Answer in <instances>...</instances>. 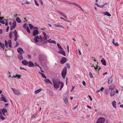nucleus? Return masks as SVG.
<instances>
[{
  "label": "nucleus",
  "mask_w": 123,
  "mask_h": 123,
  "mask_svg": "<svg viewBox=\"0 0 123 123\" xmlns=\"http://www.w3.org/2000/svg\"><path fill=\"white\" fill-rule=\"evenodd\" d=\"M54 86V88L56 89H58L59 87V84L61 85L60 91L61 90L64 85L63 83L61 81H53Z\"/></svg>",
  "instance_id": "nucleus-1"
},
{
  "label": "nucleus",
  "mask_w": 123,
  "mask_h": 123,
  "mask_svg": "<svg viewBox=\"0 0 123 123\" xmlns=\"http://www.w3.org/2000/svg\"><path fill=\"white\" fill-rule=\"evenodd\" d=\"M67 69L66 67H65L62 69L61 73V75L63 78L64 79L67 73Z\"/></svg>",
  "instance_id": "nucleus-2"
},
{
  "label": "nucleus",
  "mask_w": 123,
  "mask_h": 123,
  "mask_svg": "<svg viewBox=\"0 0 123 123\" xmlns=\"http://www.w3.org/2000/svg\"><path fill=\"white\" fill-rule=\"evenodd\" d=\"M8 44L9 47L10 48L12 47L11 45V40H9L8 42L5 40V44L6 47L7 48L8 47Z\"/></svg>",
  "instance_id": "nucleus-3"
},
{
  "label": "nucleus",
  "mask_w": 123,
  "mask_h": 123,
  "mask_svg": "<svg viewBox=\"0 0 123 123\" xmlns=\"http://www.w3.org/2000/svg\"><path fill=\"white\" fill-rule=\"evenodd\" d=\"M105 121V118L100 117L98 119L97 121L100 123H104Z\"/></svg>",
  "instance_id": "nucleus-4"
},
{
  "label": "nucleus",
  "mask_w": 123,
  "mask_h": 123,
  "mask_svg": "<svg viewBox=\"0 0 123 123\" xmlns=\"http://www.w3.org/2000/svg\"><path fill=\"white\" fill-rule=\"evenodd\" d=\"M17 51L19 53H20L21 54L24 53V52L23 49L20 47H19L17 49Z\"/></svg>",
  "instance_id": "nucleus-5"
},
{
  "label": "nucleus",
  "mask_w": 123,
  "mask_h": 123,
  "mask_svg": "<svg viewBox=\"0 0 123 123\" xmlns=\"http://www.w3.org/2000/svg\"><path fill=\"white\" fill-rule=\"evenodd\" d=\"M66 62V58L64 57H62L60 61V63L62 64Z\"/></svg>",
  "instance_id": "nucleus-6"
},
{
  "label": "nucleus",
  "mask_w": 123,
  "mask_h": 123,
  "mask_svg": "<svg viewBox=\"0 0 123 123\" xmlns=\"http://www.w3.org/2000/svg\"><path fill=\"white\" fill-rule=\"evenodd\" d=\"M38 30L37 29H35L34 30L33 35L34 36H36V35H38Z\"/></svg>",
  "instance_id": "nucleus-7"
},
{
  "label": "nucleus",
  "mask_w": 123,
  "mask_h": 123,
  "mask_svg": "<svg viewBox=\"0 0 123 123\" xmlns=\"http://www.w3.org/2000/svg\"><path fill=\"white\" fill-rule=\"evenodd\" d=\"M1 100L4 101L5 102H7V101L6 99V97H4V95L3 94H1Z\"/></svg>",
  "instance_id": "nucleus-8"
},
{
  "label": "nucleus",
  "mask_w": 123,
  "mask_h": 123,
  "mask_svg": "<svg viewBox=\"0 0 123 123\" xmlns=\"http://www.w3.org/2000/svg\"><path fill=\"white\" fill-rule=\"evenodd\" d=\"M115 88V87L114 85L113 84H112L109 87V90L111 91H113Z\"/></svg>",
  "instance_id": "nucleus-9"
},
{
  "label": "nucleus",
  "mask_w": 123,
  "mask_h": 123,
  "mask_svg": "<svg viewBox=\"0 0 123 123\" xmlns=\"http://www.w3.org/2000/svg\"><path fill=\"white\" fill-rule=\"evenodd\" d=\"M28 66L29 67H33L35 66L34 64L31 61H30L28 62Z\"/></svg>",
  "instance_id": "nucleus-10"
},
{
  "label": "nucleus",
  "mask_w": 123,
  "mask_h": 123,
  "mask_svg": "<svg viewBox=\"0 0 123 123\" xmlns=\"http://www.w3.org/2000/svg\"><path fill=\"white\" fill-rule=\"evenodd\" d=\"M44 80L45 81L47 84H50L51 85H52L53 84L52 82L49 79H45Z\"/></svg>",
  "instance_id": "nucleus-11"
},
{
  "label": "nucleus",
  "mask_w": 123,
  "mask_h": 123,
  "mask_svg": "<svg viewBox=\"0 0 123 123\" xmlns=\"http://www.w3.org/2000/svg\"><path fill=\"white\" fill-rule=\"evenodd\" d=\"M35 37L34 38V40H35V42H38L39 40L38 39H40V38H39L38 36H37Z\"/></svg>",
  "instance_id": "nucleus-12"
},
{
  "label": "nucleus",
  "mask_w": 123,
  "mask_h": 123,
  "mask_svg": "<svg viewBox=\"0 0 123 123\" xmlns=\"http://www.w3.org/2000/svg\"><path fill=\"white\" fill-rule=\"evenodd\" d=\"M60 51H58V53L61 54L65 56H66V54L65 53V52L63 50H60Z\"/></svg>",
  "instance_id": "nucleus-13"
},
{
  "label": "nucleus",
  "mask_w": 123,
  "mask_h": 123,
  "mask_svg": "<svg viewBox=\"0 0 123 123\" xmlns=\"http://www.w3.org/2000/svg\"><path fill=\"white\" fill-rule=\"evenodd\" d=\"M101 62L102 63L103 65H106V62L105 59L103 58L101 61Z\"/></svg>",
  "instance_id": "nucleus-14"
},
{
  "label": "nucleus",
  "mask_w": 123,
  "mask_h": 123,
  "mask_svg": "<svg viewBox=\"0 0 123 123\" xmlns=\"http://www.w3.org/2000/svg\"><path fill=\"white\" fill-rule=\"evenodd\" d=\"M22 63L25 65H28V62L26 60H24L22 62Z\"/></svg>",
  "instance_id": "nucleus-15"
},
{
  "label": "nucleus",
  "mask_w": 123,
  "mask_h": 123,
  "mask_svg": "<svg viewBox=\"0 0 123 123\" xmlns=\"http://www.w3.org/2000/svg\"><path fill=\"white\" fill-rule=\"evenodd\" d=\"M116 101H114L112 102V104L114 108H116Z\"/></svg>",
  "instance_id": "nucleus-16"
},
{
  "label": "nucleus",
  "mask_w": 123,
  "mask_h": 123,
  "mask_svg": "<svg viewBox=\"0 0 123 123\" xmlns=\"http://www.w3.org/2000/svg\"><path fill=\"white\" fill-rule=\"evenodd\" d=\"M12 27L13 29H15L16 25V22L15 20L12 23Z\"/></svg>",
  "instance_id": "nucleus-17"
},
{
  "label": "nucleus",
  "mask_w": 123,
  "mask_h": 123,
  "mask_svg": "<svg viewBox=\"0 0 123 123\" xmlns=\"http://www.w3.org/2000/svg\"><path fill=\"white\" fill-rule=\"evenodd\" d=\"M115 94V92L114 90L113 91H111L110 93V96L111 97H113L114 96Z\"/></svg>",
  "instance_id": "nucleus-18"
},
{
  "label": "nucleus",
  "mask_w": 123,
  "mask_h": 123,
  "mask_svg": "<svg viewBox=\"0 0 123 123\" xmlns=\"http://www.w3.org/2000/svg\"><path fill=\"white\" fill-rule=\"evenodd\" d=\"M14 93L17 95H20L21 93L19 92V91L15 90V91H14Z\"/></svg>",
  "instance_id": "nucleus-19"
},
{
  "label": "nucleus",
  "mask_w": 123,
  "mask_h": 123,
  "mask_svg": "<svg viewBox=\"0 0 123 123\" xmlns=\"http://www.w3.org/2000/svg\"><path fill=\"white\" fill-rule=\"evenodd\" d=\"M115 39H113V40L112 43L115 46H118L119 45V44H118L117 43V42L116 43H115L114 42Z\"/></svg>",
  "instance_id": "nucleus-20"
},
{
  "label": "nucleus",
  "mask_w": 123,
  "mask_h": 123,
  "mask_svg": "<svg viewBox=\"0 0 123 123\" xmlns=\"http://www.w3.org/2000/svg\"><path fill=\"white\" fill-rule=\"evenodd\" d=\"M112 81V80L111 78L108 79V84H111Z\"/></svg>",
  "instance_id": "nucleus-21"
},
{
  "label": "nucleus",
  "mask_w": 123,
  "mask_h": 123,
  "mask_svg": "<svg viewBox=\"0 0 123 123\" xmlns=\"http://www.w3.org/2000/svg\"><path fill=\"white\" fill-rule=\"evenodd\" d=\"M47 41L48 42L50 43H53L55 44H56V42L54 40H48Z\"/></svg>",
  "instance_id": "nucleus-22"
},
{
  "label": "nucleus",
  "mask_w": 123,
  "mask_h": 123,
  "mask_svg": "<svg viewBox=\"0 0 123 123\" xmlns=\"http://www.w3.org/2000/svg\"><path fill=\"white\" fill-rule=\"evenodd\" d=\"M105 15H107L109 17L111 16V15L107 12H104Z\"/></svg>",
  "instance_id": "nucleus-23"
},
{
  "label": "nucleus",
  "mask_w": 123,
  "mask_h": 123,
  "mask_svg": "<svg viewBox=\"0 0 123 123\" xmlns=\"http://www.w3.org/2000/svg\"><path fill=\"white\" fill-rule=\"evenodd\" d=\"M2 113H6L7 112V111L5 108H3L2 110Z\"/></svg>",
  "instance_id": "nucleus-24"
},
{
  "label": "nucleus",
  "mask_w": 123,
  "mask_h": 123,
  "mask_svg": "<svg viewBox=\"0 0 123 123\" xmlns=\"http://www.w3.org/2000/svg\"><path fill=\"white\" fill-rule=\"evenodd\" d=\"M57 45L59 50H62V48L61 46L59 43H57Z\"/></svg>",
  "instance_id": "nucleus-25"
},
{
  "label": "nucleus",
  "mask_w": 123,
  "mask_h": 123,
  "mask_svg": "<svg viewBox=\"0 0 123 123\" xmlns=\"http://www.w3.org/2000/svg\"><path fill=\"white\" fill-rule=\"evenodd\" d=\"M16 20L17 22L18 23H20L21 22V21L20 19V18L18 17L16 18Z\"/></svg>",
  "instance_id": "nucleus-26"
},
{
  "label": "nucleus",
  "mask_w": 123,
  "mask_h": 123,
  "mask_svg": "<svg viewBox=\"0 0 123 123\" xmlns=\"http://www.w3.org/2000/svg\"><path fill=\"white\" fill-rule=\"evenodd\" d=\"M54 26H55L56 27H62L63 28H64V27L62 26L56 24H54Z\"/></svg>",
  "instance_id": "nucleus-27"
},
{
  "label": "nucleus",
  "mask_w": 123,
  "mask_h": 123,
  "mask_svg": "<svg viewBox=\"0 0 123 123\" xmlns=\"http://www.w3.org/2000/svg\"><path fill=\"white\" fill-rule=\"evenodd\" d=\"M64 101L65 103L66 104H68V99L67 97L64 99Z\"/></svg>",
  "instance_id": "nucleus-28"
},
{
  "label": "nucleus",
  "mask_w": 123,
  "mask_h": 123,
  "mask_svg": "<svg viewBox=\"0 0 123 123\" xmlns=\"http://www.w3.org/2000/svg\"><path fill=\"white\" fill-rule=\"evenodd\" d=\"M0 46L3 49V50L4 49V47H5V45L4 43L2 44L1 43L0 44Z\"/></svg>",
  "instance_id": "nucleus-29"
},
{
  "label": "nucleus",
  "mask_w": 123,
  "mask_h": 123,
  "mask_svg": "<svg viewBox=\"0 0 123 123\" xmlns=\"http://www.w3.org/2000/svg\"><path fill=\"white\" fill-rule=\"evenodd\" d=\"M74 5H75L77 7L80 8L81 10H82V9L81 8V7H80V5H79L78 4L76 3H74Z\"/></svg>",
  "instance_id": "nucleus-30"
},
{
  "label": "nucleus",
  "mask_w": 123,
  "mask_h": 123,
  "mask_svg": "<svg viewBox=\"0 0 123 123\" xmlns=\"http://www.w3.org/2000/svg\"><path fill=\"white\" fill-rule=\"evenodd\" d=\"M43 35H44V37H45V38H44V39H45L46 40H47L48 39L47 36H46V37H45V36H46V34L44 32H43Z\"/></svg>",
  "instance_id": "nucleus-31"
},
{
  "label": "nucleus",
  "mask_w": 123,
  "mask_h": 123,
  "mask_svg": "<svg viewBox=\"0 0 123 123\" xmlns=\"http://www.w3.org/2000/svg\"><path fill=\"white\" fill-rule=\"evenodd\" d=\"M41 91V90L40 89L37 90L35 91L34 92L35 93L37 94L39 92Z\"/></svg>",
  "instance_id": "nucleus-32"
},
{
  "label": "nucleus",
  "mask_w": 123,
  "mask_h": 123,
  "mask_svg": "<svg viewBox=\"0 0 123 123\" xmlns=\"http://www.w3.org/2000/svg\"><path fill=\"white\" fill-rule=\"evenodd\" d=\"M109 90L108 89H106L105 90V93L106 95H108V93Z\"/></svg>",
  "instance_id": "nucleus-33"
},
{
  "label": "nucleus",
  "mask_w": 123,
  "mask_h": 123,
  "mask_svg": "<svg viewBox=\"0 0 123 123\" xmlns=\"http://www.w3.org/2000/svg\"><path fill=\"white\" fill-rule=\"evenodd\" d=\"M26 30L29 33H30V31L28 27L27 26L26 27Z\"/></svg>",
  "instance_id": "nucleus-34"
},
{
  "label": "nucleus",
  "mask_w": 123,
  "mask_h": 123,
  "mask_svg": "<svg viewBox=\"0 0 123 123\" xmlns=\"http://www.w3.org/2000/svg\"><path fill=\"white\" fill-rule=\"evenodd\" d=\"M35 65L36 67H39L40 69H42V68H41V67L37 63L35 62Z\"/></svg>",
  "instance_id": "nucleus-35"
},
{
  "label": "nucleus",
  "mask_w": 123,
  "mask_h": 123,
  "mask_svg": "<svg viewBox=\"0 0 123 123\" xmlns=\"http://www.w3.org/2000/svg\"><path fill=\"white\" fill-rule=\"evenodd\" d=\"M13 33L14 34V36H17V32L16 31V30H15L13 32Z\"/></svg>",
  "instance_id": "nucleus-36"
},
{
  "label": "nucleus",
  "mask_w": 123,
  "mask_h": 123,
  "mask_svg": "<svg viewBox=\"0 0 123 123\" xmlns=\"http://www.w3.org/2000/svg\"><path fill=\"white\" fill-rule=\"evenodd\" d=\"M29 26L31 30L33 29V26L31 24H29Z\"/></svg>",
  "instance_id": "nucleus-37"
},
{
  "label": "nucleus",
  "mask_w": 123,
  "mask_h": 123,
  "mask_svg": "<svg viewBox=\"0 0 123 123\" xmlns=\"http://www.w3.org/2000/svg\"><path fill=\"white\" fill-rule=\"evenodd\" d=\"M18 59L19 60H21L22 59H23V57L22 56V55H19L18 56Z\"/></svg>",
  "instance_id": "nucleus-38"
},
{
  "label": "nucleus",
  "mask_w": 123,
  "mask_h": 123,
  "mask_svg": "<svg viewBox=\"0 0 123 123\" xmlns=\"http://www.w3.org/2000/svg\"><path fill=\"white\" fill-rule=\"evenodd\" d=\"M41 75H42V76L43 77V78H45V79H46V76H45V75L43 74V73H41Z\"/></svg>",
  "instance_id": "nucleus-39"
},
{
  "label": "nucleus",
  "mask_w": 123,
  "mask_h": 123,
  "mask_svg": "<svg viewBox=\"0 0 123 123\" xmlns=\"http://www.w3.org/2000/svg\"><path fill=\"white\" fill-rule=\"evenodd\" d=\"M67 66L68 68L69 69L70 68V66L69 63L67 64Z\"/></svg>",
  "instance_id": "nucleus-40"
},
{
  "label": "nucleus",
  "mask_w": 123,
  "mask_h": 123,
  "mask_svg": "<svg viewBox=\"0 0 123 123\" xmlns=\"http://www.w3.org/2000/svg\"><path fill=\"white\" fill-rule=\"evenodd\" d=\"M0 117L2 120H4L5 119V117L2 115H0Z\"/></svg>",
  "instance_id": "nucleus-41"
},
{
  "label": "nucleus",
  "mask_w": 123,
  "mask_h": 123,
  "mask_svg": "<svg viewBox=\"0 0 123 123\" xmlns=\"http://www.w3.org/2000/svg\"><path fill=\"white\" fill-rule=\"evenodd\" d=\"M90 77L91 78H92L93 77L92 73L91 72H89V73Z\"/></svg>",
  "instance_id": "nucleus-42"
},
{
  "label": "nucleus",
  "mask_w": 123,
  "mask_h": 123,
  "mask_svg": "<svg viewBox=\"0 0 123 123\" xmlns=\"http://www.w3.org/2000/svg\"><path fill=\"white\" fill-rule=\"evenodd\" d=\"M34 2L35 3V4L37 6H39L38 4L37 3V1L36 0H34Z\"/></svg>",
  "instance_id": "nucleus-43"
},
{
  "label": "nucleus",
  "mask_w": 123,
  "mask_h": 123,
  "mask_svg": "<svg viewBox=\"0 0 123 123\" xmlns=\"http://www.w3.org/2000/svg\"><path fill=\"white\" fill-rule=\"evenodd\" d=\"M61 15H62L64 17L67 18V16L64 13H63Z\"/></svg>",
  "instance_id": "nucleus-44"
},
{
  "label": "nucleus",
  "mask_w": 123,
  "mask_h": 123,
  "mask_svg": "<svg viewBox=\"0 0 123 123\" xmlns=\"http://www.w3.org/2000/svg\"><path fill=\"white\" fill-rule=\"evenodd\" d=\"M0 22L3 24H5V23L3 20H0Z\"/></svg>",
  "instance_id": "nucleus-45"
},
{
  "label": "nucleus",
  "mask_w": 123,
  "mask_h": 123,
  "mask_svg": "<svg viewBox=\"0 0 123 123\" xmlns=\"http://www.w3.org/2000/svg\"><path fill=\"white\" fill-rule=\"evenodd\" d=\"M105 6L104 5H99L98 7L101 8Z\"/></svg>",
  "instance_id": "nucleus-46"
},
{
  "label": "nucleus",
  "mask_w": 123,
  "mask_h": 123,
  "mask_svg": "<svg viewBox=\"0 0 123 123\" xmlns=\"http://www.w3.org/2000/svg\"><path fill=\"white\" fill-rule=\"evenodd\" d=\"M56 12H57L58 13H59L60 14H61V15L63 13V12H60L58 11H57Z\"/></svg>",
  "instance_id": "nucleus-47"
},
{
  "label": "nucleus",
  "mask_w": 123,
  "mask_h": 123,
  "mask_svg": "<svg viewBox=\"0 0 123 123\" xmlns=\"http://www.w3.org/2000/svg\"><path fill=\"white\" fill-rule=\"evenodd\" d=\"M21 77V75H17V77L18 79H20V77Z\"/></svg>",
  "instance_id": "nucleus-48"
},
{
  "label": "nucleus",
  "mask_w": 123,
  "mask_h": 123,
  "mask_svg": "<svg viewBox=\"0 0 123 123\" xmlns=\"http://www.w3.org/2000/svg\"><path fill=\"white\" fill-rule=\"evenodd\" d=\"M12 36V33L11 32L9 34V36L10 38Z\"/></svg>",
  "instance_id": "nucleus-49"
},
{
  "label": "nucleus",
  "mask_w": 123,
  "mask_h": 123,
  "mask_svg": "<svg viewBox=\"0 0 123 123\" xmlns=\"http://www.w3.org/2000/svg\"><path fill=\"white\" fill-rule=\"evenodd\" d=\"M82 83L83 85L85 86H86V83L84 81H83L82 82Z\"/></svg>",
  "instance_id": "nucleus-50"
},
{
  "label": "nucleus",
  "mask_w": 123,
  "mask_h": 123,
  "mask_svg": "<svg viewBox=\"0 0 123 123\" xmlns=\"http://www.w3.org/2000/svg\"><path fill=\"white\" fill-rule=\"evenodd\" d=\"M60 19H62V20H64L65 21H67L66 20L65 18H63L62 17H60Z\"/></svg>",
  "instance_id": "nucleus-51"
},
{
  "label": "nucleus",
  "mask_w": 123,
  "mask_h": 123,
  "mask_svg": "<svg viewBox=\"0 0 123 123\" xmlns=\"http://www.w3.org/2000/svg\"><path fill=\"white\" fill-rule=\"evenodd\" d=\"M98 66H97V67H95V66H94V68H95V70H97L98 68Z\"/></svg>",
  "instance_id": "nucleus-52"
},
{
  "label": "nucleus",
  "mask_w": 123,
  "mask_h": 123,
  "mask_svg": "<svg viewBox=\"0 0 123 123\" xmlns=\"http://www.w3.org/2000/svg\"><path fill=\"white\" fill-rule=\"evenodd\" d=\"M25 4H29L30 3V2H29L28 1H26L25 3Z\"/></svg>",
  "instance_id": "nucleus-53"
},
{
  "label": "nucleus",
  "mask_w": 123,
  "mask_h": 123,
  "mask_svg": "<svg viewBox=\"0 0 123 123\" xmlns=\"http://www.w3.org/2000/svg\"><path fill=\"white\" fill-rule=\"evenodd\" d=\"M104 89V88L103 87H101V88L100 89V91L102 92V91Z\"/></svg>",
  "instance_id": "nucleus-54"
},
{
  "label": "nucleus",
  "mask_w": 123,
  "mask_h": 123,
  "mask_svg": "<svg viewBox=\"0 0 123 123\" xmlns=\"http://www.w3.org/2000/svg\"><path fill=\"white\" fill-rule=\"evenodd\" d=\"M88 97L90 98L91 101H92V99L90 95H88Z\"/></svg>",
  "instance_id": "nucleus-55"
},
{
  "label": "nucleus",
  "mask_w": 123,
  "mask_h": 123,
  "mask_svg": "<svg viewBox=\"0 0 123 123\" xmlns=\"http://www.w3.org/2000/svg\"><path fill=\"white\" fill-rule=\"evenodd\" d=\"M9 30V26H8L6 29V31L7 32H8Z\"/></svg>",
  "instance_id": "nucleus-56"
},
{
  "label": "nucleus",
  "mask_w": 123,
  "mask_h": 123,
  "mask_svg": "<svg viewBox=\"0 0 123 123\" xmlns=\"http://www.w3.org/2000/svg\"><path fill=\"white\" fill-rule=\"evenodd\" d=\"M67 2L68 3H69V4H73V5H74V2Z\"/></svg>",
  "instance_id": "nucleus-57"
},
{
  "label": "nucleus",
  "mask_w": 123,
  "mask_h": 123,
  "mask_svg": "<svg viewBox=\"0 0 123 123\" xmlns=\"http://www.w3.org/2000/svg\"><path fill=\"white\" fill-rule=\"evenodd\" d=\"M15 38H14V40L15 41H16L17 40V36H15Z\"/></svg>",
  "instance_id": "nucleus-58"
},
{
  "label": "nucleus",
  "mask_w": 123,
  "mask_h": 123,
  "mask_svg": "<svg viewBox=\"0 0 123 123\" xmlns=\"http://www.w3.org/2000/svg\"><path fill=\"white\" fill-rule=\"evenodd\" d=\"M20 69L21 70H25V69L24 68H23L22 67H20Z\"/></svg>",
  "instance_id": "nucleus-59"
},
{
  "label": "nucleus",
  "mask_w": 123,
  "mask_h": 123,
  "mask_svg": "<svg viewBox=\"0 0 123 123\" xmlns=\"http://www.w3.org/2000/svg\"><path fill=\"white\" fill-rule=\"evenodd\" d=\"M5 25L6 26H7L8 25V22H7V21H6L5 22Z\"/></svg>",
  "instance_id": "nucleus-60"
},
{
  "label": "nucleus",
  "mask_w": 123,
  "mask_h": 123,
  "mask_svg": "<svg viewBox=\"0 0 123 123\" xmlns=\"http://www.w3.org/2000/svg\"><path fill=\"white\" fill-rule=\"evenodd\" d=\"M92 60H93L94 61H96V59L94 57H92Z\"/></svg>",
  "instance_id": "nucleus-61"
},
{
  "label": "nucleus",
  "mask_w": 123,
  "mask_h": 123,
  "mask_svg": "<svg viewBox=\"0 0 123 123\" xmlns=\"http://www.w3.org/2000/svg\"><path fill=\"white\" fill-rule=\"evenodd\" d=\"M87 107L88 108L90 109H91V107L90 106L87 105Z\"/></svg>",
  "instance_id": "nucleus-62"
},
{
  "label": "nucleus",
  "mask_w": 123,
  "mask_h": 123,
  "mask_svg": "<svg viewBox=\"0 0 123 123\" xmlns=\"http://www.w3.org/2000/svg\"><path fill=\"white\" fill-rule=\"evenodd\" d=\"M78 106V105H77L76 106H75L73 108V110H74Z\"/></svg>",
  "instance_id": "nucleus-63"
},
{
  "label": "nucleus",
  "mask_w": 123,
  "mask_h": 123,
  "mask_svg": "<svg viewBox=\"0 0 123 123\" xmlns=\"http://www.w3.org/2000/svg\"><path fill=\"white\" fill-rule=\"evenodd\" d=\"M23 27L24 28H26V24H24L23 25Z\"/></svg>",
  "instance_id": "nucleus-64"
}]
</instances>
